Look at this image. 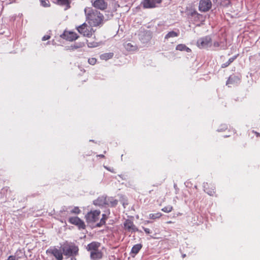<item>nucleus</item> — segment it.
<instances>
[{"mask_svg":"<svg viewBox=\"0 0 260 260\" xmlns=\"http://www.w3.org/2000/svg\"><path fill=\"white\" fill-rule=\"evenodd\" d=\"M86 20L91 26H97L103 21L104 16L99 11L91 8L84 9Z\"/></svg>","mask_w":260,"mask_h":260,"instance_id":"1","label":"nucleus"},{"mask_svg":"<svg viewBox=\"0 0 260 260\" xmlns=\"http://www.w3.org/2000/svg\"><path fill=\"white\" fill-rule=\"evenodd\" d=\"M63 254L71 260H76L75 256L78 254L79 249L74 244L64 243L61 247Z\"/></svg>","mask_w":260,"mask_h":260,"instance_id":"2","label":"nucleus"},{"mask_svg":"<svg viewBox=\"0 0 260 260\" xmlns=\"http://www.w3.org/2000/svg\"><path fill=\"white\" fill-rule=\"evenodd\" d=\"M77 29L79 33L87 37H91L94 32V30L91 26H88L85 23L77 27Z\"/></svg>","mask_w":260,"mask_h":260,"instance_id":"3","label":"nucleus"},{"mask_svg":"<svg viewBox=\"0 0 260 260\" xmlns=\"http://www.w3.org/2000/svg\"><path fill=\"white\" fill-rule=\"evenodd\" d=\"M46 253L48 255H52L55 257L56 260H62V250L61 249H58L55 246L50 247L46 250Z\"/></svg>","mask_w":260,"mask_h":260,"instance_id":"4","label":"nucleus"},{"mask_svg":"<svg viewBox=\"0 0 260 260\" xmlns=\"http://www.w3.org/2000/svg\"><path fill=\"white\" fill-rule=\"evenodd\" d=\"M101 214L99 210H93L87 213L85 215V219L88 223H93L97 221Z\"/></svg>","mask_w":260,"mask_h":260,"instance_id":"5","label":"nucleus"},{"mask_svg":"<svg viewBox=\"0 0 260 260\" xmlns=\"http://www.w3.org/2000/svg\"><path fill=\"white\" fill-rule=\"evenodd\" d=\"M197 44L198 47L201 49L208 48L211 46V39L208 36L200 38Z\"/></svg>","mask_w":260,"mask_h":260,"instance_id":"6","label":"nucleus"},{"mask_svg":"<svg viewBox=\"0 0 260 260\" xmlns=\"http://www.w3.org/2000/svg\"><path fill=\"white\" fill-rule=\"evenodd\" d=\"M93 203L95 206L103 207L105 205H109L110 203H112V202L110 201V198H107L106 196H102L93 201Z\"/></svg>","mask_w":260,"mask_h":260,"instance_id":"7","label":"nucleus"},{"mask_svg":"<svg viewBox=\"0 0 260 260\" xmlns=\"http://www.w3.org/2000/svg\"><path fill=\"white\" fill-rule=\"evenodd\" d=\"M212 7V2L210 0H200L199 5V10L201 12H207Z\"/></svg>","mask_w":260,"mask_h":260,"instance_id":"8","label":"nucleus"},{"mask_svg":"<svg viewBox=\"0 0 260 260\" xmlns=\"http://www.w3.org/2000/svg\"><path fill=\"white\" fill-rule=\"evenodd\" d=\"M92 4L94 7L101 10H105L108 6L107 3L105 0H95Z\"/></svg>","mask_w":260,"mask_h":260,"instance_id":"9","label":"nucleus"},{"mask_svg":"<svg viewBox=\"0 0 260 260\" xmlns=\"http://www.w3.org/2000/svg\"><path fill=\"white\" fill-rule=\"evenodd\" d=\"M157 3L155 0H143L141 5L145 9H151L157 7Z\"/></svg>","mask_w":260,"mask_h":260,"instance_id":"10","label":"nucleus"},{"mask_svg":"<svg viewBox=\"0 0 260 260\" xmlns=\"http://www.w3.org/2000/svg\"><path fill=\"white\" fill-rule=\"evenodd\" d=\"M63 38L69 41H73L78 38L76 33L73 31H65L62 35Z\"/></svg>","mask_w":260,"mask_h":260,"instance_id":"11","label":"nucleus"},{"mask_svg":"<svg viewBox=\"0 0 260 260\" xmlns=\"http://www.w3.org/2000/svg\"><path fill=\"white\" fill-rule=\"evenodd\" d=\"M69 222L77 225L80 229H84L85 225L84 222L78 217H72L69 218Z\"/></svg>","mask_w":260,"mask_h":260,"instance_id":"12","label":"nucleus"},{"mask_svg":"<svg viewBox=\"0 0 260 260\" xmlns=\"http://www.w3.org/2000/svg\"><path fill=\"white\" fill-rule=\"evenodd\" d=\"M124 227V229L128 232H133L138 231L137 228L134 224L133 222L129 219H127L125 221Z\"/></svg>","mask_w":260,"mask_h":260,"instance_id":"13","label":"nucleus"},{"mask_svg":"<svg viewBox=\"0 0 260 260\" xmlns=\"http://www.w3.org/2000/svg\"><path fill=\"white\" fill-rule=\"evenodd\" d=\"M102 256V252L99 250L90 252V257L93 260H99L101 259Z\"/></svg>","mask_w":260,"mask_h":260,"instance_id":"14","label":"nucleus"},{"mask_svg":"<svg viewBox=\"0 0 260 260\" xmlns=\"http://www.w3.org/2000/svg\"><path fill=\"white\" fill-rule=\"evenodd\" d=\"M100 245V244L99 243L93 242L87 245V249L88 251H90V252L93 251H96L98 250Z\"/></svg>","mask_w":260,"mask_h":260,"instance_id":"15","label":"nucleus"},{"mask_svg":"<svg viewBox=\"0 0 260 260\" xmlns=\"http://www.w3.org/2000/svg\"><path fill=\"white\" fill-rule=\"evenodd\" d=\"M142 245L141 244H137L133 246L131 249V253L133 256H135L139 251L141 249Z\"/></svg>","mask_w":260,"mask_h":260,"instance_id":"16","label":"nucleus"},{"mask_svg":"<svg viewBox=\"0 0 260 260\" xmlns=\"http://www.w3.org/2000/svg\"><path fill=\"white\" fill-rule=\"evenodd\" d=\"M124 46L125 49L128 51H135L137 50V47L131 43H126Z\"/></svg>","mask_w":260,"mask_h":260,"instance_id":"17","label":"nucleus"},{"mask_svg":"<svg viewBox=\"0 0 260 260\" xmlns=\"http://www.w3.org/2000/svg\"><path fill=\"white\" fill-rule=\"evenodd\" d=\"M203 187L204 191L209 195L213 196L215 193L214 188H212L211 189H209L208 188V184L207 183H204L203 184Z\"/></svg>","mask_w":260,"mask_h":260,"instance_id":"18","label":"nucleus"},{"mask_svg":"<svg viewBox=\"0 0 260 260\" xmlns=\"http://www.w3.org/2000/svg\"><path fill=\"white\" fill-rule=\"evenodd\" d=\"M240 80L239 78L236 76H231L226 82V85L230 86V84L237 83Z\"/></svg>","mask_w":260,"mask_h":260,"instance_id":"19","label":"nucleus"},{"mask_svg":"<svg viewBox=\"0 0 260 260\" xmlns=\"http://www.w3.org/2000/svg\"><path fill=\"white\" fill-rule=\"evenodd\" d=\"M176 49L179 51H185L187 52H190L191 51V49L184 44H179L177 45Z\"/></svg>","mask_w":260,"mask_h":260,"instance_id":"20","label":"nucleus"},{"mask_svg":"<svg viewBox=\"0 0 260 260\" xmlns=\"http://www.w3.org/2000/svg\"><path fill=\"white\" fill-rule=\"evenodd\" d=\"M113 55L114 54L112 52L105 53L100 55V58L102 60H107L112 58Z\"/></svg>","mask_w":260,"mask_h":260,"instance_id":"21","label":"nucleus"},{"mask_svg":"<svg viewBox=\"0 0 260 260\" xmlns=\"http://www.w3.org/2000/svg\"><path fill=\"white\" fill-rule=\"evenodd\" d=\"M14 256L19 260L20 258H24L25 257V254L23 250L18 249L15 252Z\"/></svg>","mask_w":260,"mask_h":260,"instance_id":"22","label":"nucleus"},{"mask_svg":"<svg viewBox=\"0 0 260 260\" xmlns=\"http://www.w3.org/2000/svg\"><path fill=\"white\" fill-rule=\"evenodd\" d=\"M179 35V32H176L174 31H171L169 32L165 37V40H168L171 38H175L178 37Z\"/></svg>","mask_w":260,"mask_h":260,"instance_id":"23","label":"nucleus"},{"mask_svg":"<svg viewBox=\"0 0 260 260\" xmlns=\"http://www.w3.org/2000/svg\"><path fill=\"white\" fill-rule=\"evenodd\" d=\"M162 216L160 212H157L156 213H151L149 215V218L152 219H156L159 218Z\"/></svg>","mask_w":260,"mask_h":260,"instance_id":"24","label":"nucleus"},{"mask_svg":"<svg viewBox=\"0 0 260 260\" xmlns=\"http://www.w3.org/2000/svg\"><path fill=\"white\" fill-rule=\"evenodd\" d=\"M237 55H235L230 58H229V59L228 60V61L225 62V63H223L222 65H221V67L224 68H226L228 66H229L232 62H233V61L237 58Z\"/></svg>","mask_w":260,"mask_h":260,"instance_id":"25","label":"nucleus"},{"mask_svg":"<svg viewBox=\"0 0 260 260\" xmlns=\"http://www.w3.org/2000/svg\"><path fill=\"white\" fill-rule=\"evenodd\" d=\"M107 218V215L105 214H103L102 215V218L101 219L99 223L96 224V226L98 227L101 226V225L104 224L106 222V220Z\"/></svg>","mask_w":260,"mask_h":260,"instance_id":"26","label":"nucleus"},{"mask_svg":"<svg viewBox=\"0 0 260 260\" xmlns=\"http://www.w3.org/2000/svg\"><path fill=\"white\" fill-rule=\"evenodd\" d=\"M87 46L88 47H89V48H93V47H98V46H100V43H98V42H94V41L88 42L87 41Z\"/></svg>","mask_w":260,"mask_h":260,"instance_id":"27","label":"nucleus"},{"mask_svg":"<svg viewBox=\"0 0 260 260\" xmlns=\"http://www.w3.org/2000/svg\"><path fill=\"white\" fill-rule=\"evenodd\" d=\"M173 210V207L171 205H168L161 209V211L166 213H170Z\"/></svg>","mask_w":260,"mask_h":260,"instance_id":"28","label":"nucleus"},{"mask_svg":"<svg viewBox=\"0 0 260 260\" xmlns=\"http://www.w3.org/2000/svg\"><path fill=\"white\" fill-rule=\"evenodd\" d=\"M57 4L61 6H68L69 5V0H57Z\"/></svg>","mask_w":260,"mask_h":260,"instance_id":"29","label":"nucleus"},{"mask_svg":"<svg viewBox=\"0 0 260 260\" xmlns=\"http://www.w3.org/2000/svg\"><path fill=\"white\" fill-rule=\"evenodd\" d=\"M71 213H74L76 214H78L81 212V210L79 209V207H74L71 210Z\"/></svg>","mask_w":260,"mask_h":260,"instance_id":"30","label":"nucleus"},{"mask_svg":"<svg viewBox=\"0 0 260 260\" xmlns=\"http://www.w3.org/2000/svg\"><path fill=\"white\" fill-rule=\"evenodd\" d=\"M41 4L44 7H48L50 6V2L47 0H42L41 1Z\"/></svg>","mask_w":260,"mask_h":260,"instance_id":"31","label":"nucleus"},{"mask_svg":"<svg viewBox=\"0 0 260 260\" xmlns=\"http://www.w3.org/2000/svg\"><path fill=\"white\" fill-rule=\"evenodd\" d=\"M88 61L90 64L94 65L96 63V59L95 58H90L88 59Z\"/></svg>","mask_w":260,"mask_h":260,"instance_id":"32","label":"nucleus"},{"mask_svg":"<svg viewBox=\"0 0 260 260\" xmlns=\"http://www.w3.org/2000/svg\"><path fill=\"white\" fill-rule=\"evenodd\" d=\"M7 260H18L14 255H10L8 257Z\"/></svg>","mask_w":260,"mask_h":260,"instance_id":"33","label":"nucleus"},{"mask_svg":"<svg viewBox=\"0 0 260 260\" xmlns=\"http://www.w3.org/2000/svg\"><path fill=\"white\" fill-rule=\"evenodd\" d=\"M50 38V36H49V35H45L44 36L43 38H42V40L43 41H46V40H47L48 39H49Z\"/></svg>","mask_w":260,"mask_h":260,"instance_id":"34","label":"nucleus"},{"mask_svg":"<svg viewBox=\"0 0 260 260\" xmlns=\"http://www.w3.org/2000/svg\"><path fill=\"white\" fill-rule=\"evenodd\" d=\"M143 229H144V231H145V232L146 234H150V233H151V231H150V230L149 229L144 228Z\"/></svg>","mask_w":260,"mask_h":260,"instance_id":"35","label":"nucleus"},{"mask_svg":"<svg viewBox=\"0 0 260 260\" xmlns=\"http://www.w3.org/2000/svg\"><path fill=\"white\" fill-rule=\"evenodd\" d=\"M213 46L215 47H218L220 46V43H219L218 42H215L213 43Z\"/></svg>","mask_w":260,"mask_h":260,"instance_id":"36","label":"nucleus"},{"mask_svg":"<svg viewBox=\"0 0 260 260\" xmlns=\"http://www.w3.org/2000/svg\"><path fill=\"white\" fill-rule=\"evenodd\" d=\"M81 47H82V45L81 44H80L79 46L75 45H73V46H71V47L73 49H77V48Z\"/></svg>","mask_w":260,"mask_h":260,"instance_id":"37","label":"nucleus"},{"mask_svg":"<svg viewBox=\"0 0 260 260\" xmlns=\"http://www.w3.org/2000/svg\"><path fill=\"white\" fill-rule=\"evenodd\" d=\"M197 17H198L199 19L200 18H202L203 16L201 14H199L198 13L196 14Z\"/></svg>","mask_w":260,"mask_h":260,"instance_id":"38","label":"nucleus"},{"mask_svg":"<svg viewBox=\"0 0 260 260\" xmlns=\"http://www.w3.org/2000/svg\"><path fill=\"white\" fill-rule=\"evenodd\" d=\"M158 4H159L161 3L162 0H155Z\"/></svg>","mask_w":260,"mask_h":260,"instance_id":"39","label":"nucleus"},{"mask_svg":"<svg viewBox=\"0 0 260 260\" xmlns=\"http://www.w3.org/2000/svg\"><path fill=\"white\" fill-rule=\"evenodd\" d=\"M226 128V126L225 125H224L223 127L221 129H220V130H218L219 131H223L224 129H225Z\"/></svg>","mask_w":260,"mask_h":260,"instance_id":"40","label":"nucleus"},{"mask_svg":"<svg viewBox=\"0 0 260 260\" xmlns=\"http://www.w3.org/2000/svg\"><path fill=\"white\" fill-rule=\"evenodd\" d=\"M100 157H104V155L103 154H100L99 155Z\"/></svg>","mask_w":260,"mask_h":260,"instance_id":"41","label":"nucleus"},{"mask_svg":"<svg viewBox=\"0 0 260 260\" xmlns=\"http://www.w3.org/2000/svg\"><path fill=\"white\" fill-rule=\"evenodd\" d=\"M221 48L222 49H225L226 48V47H224V46H221Z\"/></svg>","mask_w":260,"mask_h":260,"instance_id":"42","label":"nucleus"},{"mask_svg":"<svg viewBox=\"0 0 260 260\" xmlns=\"http://www.w3.org/2000/svg\"><path fill=\"white\" fill-rule=\"evenodd\" d=\"M172 222L171 221H169L167 222V223L169 224V223H172Z\"/></svg>","mask_w":260,"mask_h":260,"instance_id":"43","label":"nucleus"},{"mask_svg":"<svg viewBox=\"0 0 260 260\" xmlns=\"http://www.w3.org/2000/svg\"><path fill=\"white\" fill-rule=\"evenodd\" d=\"M256 135H257V136H258L260 135V134H258V133H256Z\"/></svg>","mask_w":260,"mask_h":260,"instance_id":"44","label":"nucleus"},{"mask_svg":"<svg viewBox=\"0 0 260 260\" xmlns=\"http://www.w3.org/2000/svg\"><path fill=\"white\" fill-rule=\"evenodd\" d=\"M106 169L111 171L110 169H108V168H106Z\"/></svg>","mask_w":260,"mask_h":260,"instance_id":"45","label":"nucleus"},{"mask_svg":"<svg viewBox=\"0 0 260 260\" xmlns=\"http://www.w3.org/2000/svg\"><path fill=\"white\" fill-rule=\"evenodd\" d=\"M106 169L111 171L110 169H108V168H106Z\"/></svg>","mask_w":260,"mask_h":260,"instance_id":"46","label":"nucleus"},{"mask_svg":"<svg viewBox=\"0 0 260 260\" xmlns=\"http://www.w3.org/2000/svg\"><path fill=\"white\" fill-rule=\"evenodd\" d=\"M106 169L111 171L110 169H108V168H106Z\"/></svg>","mask_w":260,"mask_h":260,"instance_id":"47","label":"nucleus"},{"mask_svg":"<svg viewBox=\"0 0 260 260\" xmlns=\"http://www.w3.org/2000/svg\"><path fill=\"white\" fill-rule=\"evenodd\" d=\"M106 169L111 171L110 169H108V168H106Z\"/></svg>","mask_w":260,"mask_h":260,"instance_id":"48","label":"nucleus"},{"mask_svg":"<svg viewBox=\"0 0 260 260\" xmlns=\"http://www.w3.org/2000/svg\"><path fill=\"white\" fill-rule=\"evenodd\" d=\"M182 256L183 257H184L185 256V254H183Z\"/></svg>","mask_w":260,"mask_h":260,"instance_id":"49","label":"nucleus"}]
</instances>
